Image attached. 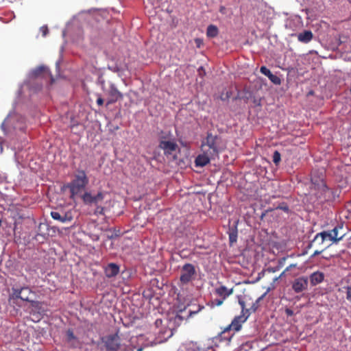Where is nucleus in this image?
<instances>
[{
	"label": "nucleus",
	"instance_id": "1",
	"mask_svg": "<svg viewBox=\"0 0 351 351\" xmlns=\"http://www.w3.org/2000/svg\"><path fill=\"white\" fill-rule=\"evenodd\" d=\"M89 183L88 178L84 170L77 169L75 170L73 179L70 182L66 183L62 186V190L68 189L70 191V199L74 200L75 197L82 195V191L85 189Z\"/></svg>",
	"mask_w": 351,
	"mask_h": 351
},
{
	"label": "nucleus",
	"instance_id": "2",
	"mask_svg": "<svg viewBox=\"0 0 351 351\" xmlns=\"http://www.w3.org/2000/svg\"><path fill=\"white\" fill-rule=\"evenodd\" d=\"M106 350L108 351H133V349L128 345L121 343L118 333L111 334L102 338Z\"/></svg>",
	"mask_w": 351,
	"mask_h": 351
},
{
	"label": "nucleus",
	"instance_id": "3",
	"mask_svg": "<svg viewBox=\"0 0 351 351\" xmlns=\"http://www.w3.org/2000/svg\"><path fill=\"white\" fill-rule=\"evenodd\" d=\"M106 195V193L102 190L99 191L95 195L92 194L90 191H86L80 195V198L85 205L97 206L104 200Z\"/></svg>",
	"mask_w": 351,
	"mask_h": 351
},
{
	"label": "nucleus",
	"instance_id": "4",
	"mask_svg": "<svg viewBox=\"0 0 351 351\" xmlns=\"http://www.w3.org/2000/svg\"><path fill=\"white\" fill-rule=\"evenodd\" d=\"M196 276V269L193 265L191 263H185L181 267V274L180 281L183 285H186L192 281Z\"/></svg>",
	"mask_w": 351,
	"mask_h": 351
},
{
	"label": "nucleus",
	"instance_id": "5",
	"mask_svg": "<svg viewBox=\"0 0 351 351\" xmlns=\"http://www.w3.org/2000/svg\"><path fill=\"white\" fill-rule=\"evenodd\" d=\"M219 141L220 137L218 135H213L211 132H208L206 138L202 141V146L206 145L212 150L213 154H218Z\"/></svg>",
	"mask_w": 351,
	"mask_h": 351
},
{
	"label": "nucleus",
	"instance_id": "6",
	"mask_svg": "<svg viewBox=\"0 0 351 351\" xmlns=\"http://www.w3.org/2000/svg\"><path fill=\"white\" fill-rule=\"evenodd\" d=\"M158 147L164 151L165 156H169L177 149L178 145L174 141H166L165 136H160Z\"/></svg>",
	"mask_w": 351,
	"mask_h": 351
},
{
	"label": "nucleus",
	"instance_id": "7",
	"mask_svg": "<svg viewBox=\"0 0 351 351\" xmlns=\"http://www.w3.org/2000/svg\"><path fill=\"white\" fill-rule=\"evenodd\" d=\"M308 285V278L306 276L298 277L292 282L291 287L295 293H302L307 290Z\"/></svg>",
	"mask_w": 351,
	"mask_h": 351
},
{
	"label": "nucleus",
	"instance_id": "8",
	"mask_svg": "<svg viewBox=\"0 0 351 351\" xmlns=\"http://www.w3.org/2000/svg\"><path fill=\"white\" fill-rule=\"evenodd\" d=\"M23 86H27L29 89L30 92L33 93H36L40 91L43 88L42 83L34 81L33 79L27 78L24 81L23 84H21L19 87V89L17 91V95L20 96L22 94V88Z\"/></svg>",
	"mask_w": 351,
	"mask_h": 351
},
{
	"label": "nucleus",
	"instance_id": "9",
	"mask_svg": "<svg viewBox=\"0 0 351 351\" xmlns=\"http://www.w3.org/2000/svg\"><path fill=\"white\" fill-rule=\"evenodd\" d=\"M51 217L54 220L59 221L62 223H69L73 219L72 213L71 212L51 211Z\"/></svg>",
	"mask_w": 351,
	"mask_h": 351
},
{
	"label": "nucleus",
	"instance_id": "10",
	"mask_svg": "<svg viewBox=\"0 0 351 351\" xmlns=\"http://www.w3.org/2000/svg\"><path fill=\"white\" fill-rule=\"evenodd\" d=\"M250 315V313L247 315L243 313L235 316L230 323V326H233V330L235 332L240 331L242 328V324L247 321Z\"/></svg>",
	"mask_w": 351,
	"mask_h": 351
},
{
	"label": "nucleus",
	"instance_id": "11",
	"mask_svg": "<svg viewBox=\"0 0 351 351\" xmlns=\"http://www.w3.org/2000/svg\"><path fill=\"white\" fill-rule=\"evenodd\" d=\"M233 330V326H230L229 324L226 326L223 331H221L217 337H215L216 340H219V341L224 342L226 346H229L230 342L234 336V333L230 334V331Z\"/></svg>",
	"mask_w": 351,
	"mask_h": 351
},
{
	"label": "nucleus",
	"instance_id": "12",
	"mask_svg": "<svg viewBox=\"0 0 351 351\" xmlns=\"http://www.w3.org/2000/svg\"><path fill=\"white\" fill-rule=\"evenodd\" d=\"M120 271V267L115 263H108L104 267V273L107 278H114Z\"/></svg>",
	"mask_w": 351,
	"mask_h": 351
},
{
	"label": "nucleus",
	"instance_id": "13",
	"mask_svg": "<svg viewBox=\"0 0 351 351\" xmlns=\"http://www.w3.org/2000/svg\"><path fill=\"white\" fill-rule=\"evenodd\" d=\"M348 36L344 34H339L335 36L330 43V49L337 51L339 47L348 42Z\"/></svg>",
	"mask_w": 351,
	"mask_h": 351
},
{
	"label": "nucleus",
	"instance_id": "14",
	"mask_svg": "<svg viewBox=\"0 0 351 351\" xmlns=\"http://www.w3.org/2000/svg\"><path fill=\"white\" fill-rule=\"evenodd\" d=\"M260 72L264 75L267 76L274 84L280 85L281 84L280 78L277 75L273 74L267 66H261Z\"/></svg>",
	"mask_w": 351,
	"mask_h": 351
},
{
	"label": "nucleus",
	"instance_id": "15",
	"mask_svg": "<svg viewBox=\"0 0 351 351\" xmlns=\"http://www.w3.org/2000/svg\"><path fill=\"white\" fill-rule=\"evenodd\" d=\"M298 41L302 43H308L313 38V32L309 29L303 30L302 32L295 34Z\"/></svg>",
	"mask_w": 351,
	"mask_h": 351
},
{
	"label": "nucleus",
	"instance_id": "16",
	"mask_svg": "<svg viewBox=\"0 0 351 351\" xmlns=\"http://www.w3.org/2000/svg\"><path fill=\"white\" fill-rule=\"evenodd\" d=\"M309 280L312 286H316L324 281V274L319 271H315L310 275Z\"/></svg>",
	"mask_w": 351,
	"mask_h": 351
},
{
	"label": "nucleus",
	"instance_id": "17",
	"mask_svg": "<svg viewBox=\"0 0 351 351\" xmlns=\"http://www.w3.org/2000/svg\"><path fill=\"white\" fill-rule=\"evenodd\" d=\"M311 183L315 186V189H318L322 193H326L330 190L323 179L313 178H311Z\"/></svg>",
	"mask_w": 351,
	"mask_h": 351
},
{
	"label": "nucleus",
	"instance_id": "18",
	"mask_svg": "<svg viewBox=\"0 0 351 351\" xmlns=\"http://www.w3.org/2000/svg\"><path fill=\"white\" fill-rule=\"evenodd\" d=\"M47 70V67L44 65L38 66V67L30 71L27 75L29 79H36L39 77L42 73Z\"/></svg>",
	"mask_w": 351,
	"mask_h": 351
},
{
	"label": "nucleus",
	"instance_id": "19",
	"mask_svg": "<svg viewBox=\"0 0 351 351\" xmlns=\"http://www.w3.org/2000/svg\"><path fill=\"white\" fill-rule=\"evenodd\" d=\"M27 291V289H23V287L13 286L11 289V293L9 295L10 300H21L22 292Z\"/></svg>",
	"mask_w": 351,
	"mask_h": 351
},
{
	"label": "nucleus",
	"instance_id": "20",
	"mask_svg": "<svg viewBox=\"0 0 351 351\" xmlns=\"http://www.w3.org/2000/svg\"><path fill=\"white\" fill-rule=\"evenodd\" d=\"M210 158L206 154H199L195 160L196 167H203L210 162Z\"/></svg>",
	"mask_w": 351,
	"mask_h": 351
},
{
	"label": "nucleus",
	"instance_id": "21",
	"mask_svg": "<svg viewBox=\"0 0 351 351\" xmlns=\"http://www.w3.org/2000/svg\"><path fill=\"white\" fill-rule=\"evenodd\" d=\"M108 95L110 97L114 98L115 100L122 99L123 97V95L117 89V86L113 83H110V84Z\"/></svg>",
	"mask_w": 351,
	"mask_h": 351
},
{
	"label": "nucleus",
	"instance_id": "22",
	"mask_svg": "<svg viewBox=\"0 0 351 351\" xmlns=\"http://www.w3.org/2000/svg\"><path fill=\"white\" fill-rule=\"evenodd\" d=\"M50 230L51 228L47 223H40L36 230V234L44 237H49Z\"/></svg>",
	"mask_w": 351,
	"mask_h": 351
},
{
	"label": "nucleus",
	"instance_id": "23",
	"mask_svg": "<svg viewBox=\"0 0 351 351\" xmlns=\"http://www.w3.org/2000/svg\"><path fill=\"white\" fill-rule=\"evenodd\" d=\"M30 305L32 307L33 315L38 313L39 315L43 314L45 310L42 307V304L38 300H31L29 301Z\"/></svg>",
	"mask_w": 351,
	"mask_h": 351
},
{
	"label": "nucleus",
	"instance_id": "24",
	"mask_svg": "<svg viewBox=\"0 0 351 351\" xmlns=\"http://www.w3.org/2000/svg\"><path fill=\"white\" fill-rule=\"evenodd\" d=\"M215 291L219 295L223 296V298L226 299L232 293L233 289H228L226 286L221 285L217 288Z\"/></svg>",
	"mask_w": 351,
	"mask_h": 351
},
{
	"label": "nucleus",
	"instance_id": "25",
	"mask_svg": "<svg viewBox=\"0 0 351 351\" xmlns=\"http://www.w3.org/2000/svg\"><path fill=\"white\" fill-rule=\"evenodd\" d=\"M287 260V257L284 256L278 259V264L275 267H269L267 268V271L269 273H275L278 271H279L285 263V261Z\"/></svg>",
	"mask_w": 351,
	"mask_h": 351
},
{
	"label": "nucleus",
	"instance_id": "26",
	"mask_svg": "<svg viewBox=\"0 0 351 351\" xmlns=\"http://www.w3.org/2000/svg\"><path fill=\"white\" fill-rule=\"evenodd\" d=\"M342 228V226H335L332 230H331L330 232H332V237H330V241H332L333 243H337L340 241H341L345 236V234H343L340 237H338V230L339 229Z\"/></svg>",
	"mask_w": 351,
	"mask_h": 351
},
{
	"label": "nucleus",
	"instance_id": "27",
	"mask_svg": "<svg viewBox=\"0 0 351 351\" xmlns=\"http://www.w3.org/2000/svg\"><path fill=\"white\" fill-rule=\"evenodd\" d=\"M230 244L232 245L237 241L238 230L237 225H234L228 232Z\"/></svg>",
	"mask_w": 351,
	"mask_h": 351
},
{
	"label": "nucleus",
	"instance_id": "28",
	"mask_svg": "<svg viewBox=\"0 0 351 351\" xmlns=\"http://www.w3.org/2000/svg\"><path fill=\"white\" fill-rule=\"evenodd\" d=\"M23 289H27V291H23L21 293V300L23 301L28 302L32 300V298L29 297L31 295H35V293L27 286L23 287Z\"/></svg>",
	"mask_w": 351,
	"mask_h": 351
},
{
	"label": "nucleus",
	"instance_id": "29",
	"mask_svg": "<svg viewBox=\"0 0 351 351\" xmlns=\"http://www.w3.org/2000/svg\"><path fill=\"white\" fill-rule=\"evenodd\" d=\"M219 34L218 27L215 25H209L206 29V36L208 38H215Z\"/></svg>",
	"mask_w": 351,
	"mask_h": 351
},
{
	"label": "nucleus",
	"instance_id": "30",
	"mask_svg": "<svg viewBox=\"0 0 351 351\" xmlns=\"http://www.w3.org/2000/svg\"><path fill=\"white\" fill-rule=\"evenodd\" d=\"M330 237H332V232L330 231H322L321 232L317 233L315 235V239H318L319 237H321V241L319 242V245L323 244L324 241L326 239H328L330 241Z\"/></svg>",
	"mask_w": 351,
	"mask_h": 351
},
{
	"label": "nucleus",
	"instance_id": "31",
	"mask_svg": "<svg viewBox=\"0 0 351 351\" xmlns=\"http://www.w3.org/2000/svg\"><path fill=\"white\" fill-rule=\"evenodd\" d=\"M15 114V110L14 109L12 110L6 116V117L5 118V119L3 120V121L2 122V123L1 124V130L3 132V133L5 134H8V130H7V128H6V123H8L10 117H12L13 114Z\"/></svg>",
	"mask_w": 351,
	"mask_h": 351
},
{
	"label": "nucleus",
	"instance_id": "32",
	"mask_svg": "<svg viewBox=\"0 0 351 351\" xmlns=\"http://www.w3.org/2000/svg\"><path fill=\"white\" fill-rule=\"evenodd\" d=\"M271 290V288H267V291L265 293H263L261 297H259L256 301L255 302H254L252 304V305L251 306V307L250 308V312H255L257 309H258V303L259 302L267 295V293Z\"/></svg>",
	"mask_w": 351,
	"mask_h": 351
},
{
	"label": "nucleus",
	"instance_id": "33",
	"mask_svg": "<svg viewBox=\"0 0 351 351\" xmlns=\"http://www.w3.org/2000/svg\"><path fill=\"white\" fill-rule=\"evenodd\" d=\"M238 302H239V305L241 306V314L243 313V314H246L247 315L248 313H250V309L245 308V302L242 299V296L241 295H239L238 296Z\"/></svg>",
	"mask_w": 351,
	"mask_h": 351
},
{
	"label": "nucleus",
	"instance_id": "34",
	"mask_svg": "<svg viewBox=\"0 0 351 351\" xmlns=\"http://www.w3.org/2000/svg\"><path fill=\"white\" fill-rule=\"evenodd\" d=\"M48 238L49 237H44L43 235L41 236L39 234L36 233L32 239L38 243H43L48 239Z\"/></svg>",
	"mask_w": 351,
	"mask_h": 351
},
{
	"label": "nucleus",
	"instance_id": "35",
	"mask_svg": "<svg viewBox=\"0 0 351 351\" xmlns=\"http://www.w3.org/2000/svg\"><path fill=\"white\" fill-rule=\"evenodd\" d=\"M272 160L276 165H279L281 160V154L278 150L274 151L272 156Z\"/></svg>",
	"mask_w": 351,
	"mask_h": 351
},
{
	"label": "nucleus",
	"instance_id": "36",
	"mask_svg": "<svg viewBox=\"0 0 351 351\" xmlns=\"http://www.w3.org/2000/svg\"><path fill=\"white\" fill-rule=\"evenodd\" d=\"M276 210H283L285 213H290V209H289V206L287 205V203L285 202H281L276 207Z\"/></svg>",
	"mask_w": 351,
	"mask_h": 351
},
{
	"label": "nucleus",
	"instance_id": "37",
	"mask_svg": "<svg viewBox=\"0 0 351 351\" xmlns=\"http://www.w3.org/2000/svg\"><path fill=\"white\" fill-rule=\"evenodd\" d=\"M66 335L67 341L69 342L77 339V337L74 335L73 330L71 328H69L66 330Z\"/></svg>",
	"mask_w": 351,
	"mask_h": 351
},
{
	"label": "nucleus",
	"instance_id": "38",
	"mask_svg": "<svg viewBox=\"0 0 351 351\" xmlns=\"http://www.w3.org/2000/svg\"><path fill=\"white\" fill-rule=\"evenodd\" d=\"M107 68L114 73H119L122 71V69L117 64H108Z\"/></svg>",
	"mask_w": 351,
	"mask_h": 351
},
{
	"label": "nucleus",
	"instance_id": "39",
	"mask_svg": "<svg viewBox=\"0 0 351 351\" xmlns=\"http://www.w3.org/2000/svg\"><path fill=\"white\" fill-rule=\"evenodd\" d=\"M96 83L97 85L101 86L103 90H104L105 80L104 79L102 74L99 75Z\"/></svg>",
	"mask_w": 351,
	"mask_h": 351
},
{
	"label": "nucleus",
	"instance_id": "40",
	"mask_svg": "<svg viewBox=\"0 0 351 351\" xmlns=\"http://www.w3.org/2000/svg\"><path fill=\"white\" fill-rule=\"evenodd\" d=\"M286 273L285 271H282L278 276L277 277H275L274 279H273V282L271 283V286L269 287V288H271V289H274L275 288V283L279 280L280 279H281L282 278H283L285 276Z\"/></svg>",
	"mask_w": 351,
	"mask_h": 351
},
{
	"label": "nucleus",
	"instance_id": "41",
	"mask_svg": "<svg viewBox=\"0 0 351 351\" xmlns=\"http://www.w3.org/2000/svg\"><path fill=\"white\" fill-rule=\"evenodd\" d=\"M63 50H64V47H62L61 49H60V58H59V59L56 62V70H58V71L60 70V63L62 61V51H63Z\"/></svg>",
	"mask_w": 351,
	"mask_h": 351
},
{
	"label": "nucleus",
	"instance_id": "42",
	"mask_svg": "<svg viewBox=\"0 0 351 351\" xmlns=\"http://www.w3.org/2000/svg\"><path fill=\"white\" fill-rule=\"evenodd\" d=\"M113 233H112L111 234H107L106 235V237L109 240H113L115 238L118 237L119 236V231H117L115 229L113 230Z\"/></svg>",
	"mask_w": 351,
	"mask_h": 351
},
{
	"label": "nucleus",
	"instance_id": "43",
	"mask_svg": "<svg viewBox=\"0 0 351 351\" xmlns=\"http://www.w3.org/2000/svg\"><path fill=\"white\" fill-rule=\"evenodd\" d=\"M104 210H105L104 207L97 205V206H96V209L95 210V214L104 215Z\"/></svg>",
	"mask_w": 351,
	"mask_h": 351
},
{
	"label": "nucleus",
	"instance_id": "44",
	"mask_svg": "<svg viewBox=\"0 0 351 351\" xmlns=\"http://www.w3.org/2000/svg\"><path fill=\"white\" fill-rule=\"evenodd\" d=\"M265 271H267V269H264L263 271H261V272H259L258 274V276L256 278V279L252 281V283H255V282H258L261 278H263L265 276Z\"/></svg>",
	"mask_w": 351,
	"mask_h": 351
},
{
	"label": "nucleus",
	"instance_id": "45",
	"mask_svg": "<svg viewBox=\"0 0 351 351\" xmlns=\"http://www.w3.org/2000/svg\"><path fill=\"white\" fill-rule=\"evenodd\" d=\"M346 299L351 302V285L350 286H347L346 287Z\"/></svg>",
	"mask_w": 351,
	"mask_h": 351
},
{
	"label": "nucleus",
	"instance_id": "46",
	"mask_svg": "<svg viewBox=\"0 0 351 351\" xmlns=\"http://www.w3.org/2000/svg\"><path fill=\"white\" fill-rule=\"evenodd\" d=\"M182 320H183V317L181 315L177 314L174 317L173 322L175 324H177L178 325H179L182 322Z\"/></svg>",
	"mask_w": 351,
	"mask_h": 351
},
{
	"label": "nucleus",
	"instance_id": "47",
	"mask_svg": "<svg viewBox=\"0 0 351 351\" xmlns=\"http://www.w3.org/2000/svg\"><path fill=\"white\" fill-rule=\"evenodd\" d=\"M252 342H247L245 344L242 345L241 349L245 351H247L249 349H250L252 348Z\"/></svg>",
	"mask_w": 351,
	"mask_h": 351
},
{
	"label": "nucleus",
	"instance_id": "48",
	"mask_svg": "<svg viewBox=\"0 0 351 351\" xmlns=\"http://www.w3.org/2000/svg\"><path fill=\"white\" fill-rule=\"evenodd\" d=\"M317 239H315V237L313 238V239L308 243L306 246L305 247L306 248V250H309L312 248L313 243L317 241Z\"/></svg>",
	"mask_w": 351,
	"mask_h": 351
},
{
	"label": "nucleus",
	"instance_id": "49",
	"mask_svg": "<svg viewBox=\"0 0 351 351\" xmlns=\"http://www.w3.org/2000/svg\"><path fill=\"white\" fill-rule=\"evenodd\" d=\"M187 351H199V348L195 344H190L187 348Z\"/></svg>",
	"mask_w": 351,
	"mask_h": 351
},
{
	"label": "nucleus",
	"instance_id": "50",
	"mask_svg": "<svg viewBox=\"0 0 351 351\" xmlns=\"http://www.w3.org/2000/svg\"><path fill=\"white\" fill-rule=\"evenodd\" d=\"M225 299L222 298V299H215L214 301H213V304L215 305V306H221L223 302V300Z\"/></svg>",
	"mask_w": 351,
	"mask_h": 351
},
{
	"label": "nucleus",
	"instance_id": "51",
	"mask_svg": "<svg viewBox=\"0 0 351 351\" xmlns=\"http://www.w3.org/2000/svg\"><path fill=\"white\" fill-rule=\"evenodd\" d=\"M40 30L42 32L43 36H47V34L48 33V28H47V26L41 27Z\"/></svg>",
	"mask_w": 351,
	"mask_h": 351
},
{
	"label": "nucleus",
	"instance_id": "52",
	"mask_svg": "<svg viewBox=\"0 0 351 351\" xmlns=\"http://www.w3.org/2000/svg\"><path fill=\"white\" fill-rule=\"evenodd\" d=\"M117 101L118 100H115L114 98H112V97H110V98H108V99L106 101V106H108L109 105L113 104L115 102H117Z\"/></svg>",
	"mask_w": 351,
	"mask_h": 351
},
{
	"label": "nucleus",
	"instance_id": "53",
	"mask_svg": "<svg viewBox=\"0 0 351 351\" xmlns=\"http://www.w3.org/2000/svg\"><path fill=\"white\" fill-rule=\"evenodd\" d=\"M297 267V264L296 263L291 264L290 265H289L288 267H287L285 268L284 271H285V273H287V271H290L292 268H294V267Z\"/></svg>",
	"mask_w": 351,
	"mask_h": 351
},
{
	"label": "nucleus",
	"instance_id": "54",
	"mask_svg": "<svg viewBox=\"0 0 351 351\" xmlns=\"http://www.w3.org/2000/svg\"><path fill=\"white\" fill-rule=\"evenodd\" d=\"M324 249H322L321 250H315L314 253L311 256V258H313L317 255H319L322 252H324Z\"/></svg>",
	"mask_w": 351,
	"mask_h": 351
},
{
	"label": "nucleus",
	"instance_id": "55",
	"mask_svg": "<svg viewBox=\"0 0 351 351\" xmlns=\"http://www.w3.org/2000/svg\"><path fill=\"white\" fill-rule=\"evenodd\" d=\"M104 100L101 97H99L96 101V103L98 106H102L104 104Z\"/></svg>",
	"mask_w": 351,
	"mask_h": 351
},
{
	"label": "nucleus",
	"instance_id": "56",
	"mask_svg": "<svg viewBox=\"0 0 351 351\" xmlns=\"http://www.w3.org/2000/svg\"><path fill=\"white\" fill-rule=\"evenodd\" d=\"M253 103L256 106H261V99H258L254 98Z\"/></svg>",
	"mask_w": 351,
	"mask_h": 351
},
{
	"label": "nucleus",
	"instance_id": "57",
	"mask_svg": "<svg viewBox=\"0 0 351 351\" xmlns=\"http://www.w3.org/2000/svg\"><path fill=\"white\" fill-rule=\"evenodd\" d=\"M219 12L222 14H226V8H225V6L223 5H221L219 7Z\"/></svg>",
	"mask_w": 351,
	"mask_h": 351
},
{
	"label": "nucleus",
	"instance_id": "58",
	"mask_svg": "<svg viewBox=\"0 0 351 351\" xmlns=\"http://www.w3.org/2000/svg\"><path fill=\"white\" fill-rule=\"evenodd\" d=\"M286 313H287V314L288 315H293V311H291V309H289V308H287V309L286 310Z\"/></svg>",
	"mask_w": 351,
	"mask_h": 351
},
{
	"label": "nucleus",
	"instance_id": "59",
	"mask_svg": "<svg viewBox=\"0 0 351 351\" xmlns=\"http://www.w3.org/2000/svg\"><path fill=\"white\" fill-rule=\"evenodd\" d=\"M198 71H199V74H201L202 71L203 72L204 75H205V73H206L203 66H200L198 69Z\"/></svg>",
	"mask_w": 351,
	"mask_h": 351
},
{
	"label": "nucleus",
	"instance_id": "60",
	"mask_svg": "<svg viewBox=\"0 0 351 351\" xmlns=\"http://www.w3.org/2000/svg\"><path fill=\"white\" fill-rule=\"evenodd\" d=\"M308 251V250H306V247H304V250L302 251V252L301 255H302V256H304V255L307 254Z\"/></svg>",
	"mask_w": 351,
	"mask_h": 351
},
{
	"label": "nucleus",
	"instance_id": "61",
	"mask_svg": "<svg viewBox=\"0 0 351 351\" xmlns=\"http://www.w3.org/2000/svg\"><path fill=\"white\" fill-rule=\"evenodd\" d=\"M1 138L0 137V140H1ZM0 152H1V153H2V152H3V146H2V145H1V141H0Z\"/></svg>",
	"mask_w": 351,
	"mask_h": 351
},
{
	"label": "nucleus",
	"instance_id": "62",
	"mask_svg": "<svg viewBox=\"0 0 351 351\" xmlns=\"http://www.w3.org/2000/svg\"><path fill=\"white\" fill-rule=\"evenodd\" d=\"M195 42H196L197 45V46L199 47L200 40L199 39H196Z\"/></svg>",
	"mask_w": 351,
	"mask_h": 351
},
{
	"label": "nucleus",
	"instance_id": "63",
	"mask_svg": "<svg viewBox=\"0 0 351 351\" xmlns=\"http://www.w3.org/2000/svg\"><path fill=\"white\" fill-rule=\"evenodd\" d=\"M66 36V30L62 31V36L64 37Z\"/></svg>",
	"mask_w": 351,
	"mask_h": 351
},
{
	"label": "nucleus",
	"instance_id": "64",
	"mask_svg": "<svg viewBox=\"0 0 351 351\" xmlns=\"http://www.w3.org/2000/svg\"><path fill=\"white\" fill-rule=\"evenodd\" d=\"M106 231H112V228H107L106 229Z\"/></svg>",
	"mask_w": 351,
	"mask_h": 351
}]
</instances>
